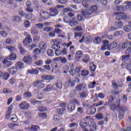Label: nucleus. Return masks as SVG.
<instances>
[{"label": "nucleus", "instance_id": "1", "mask_svg": "<svg viewBox=\"0 0 131 131\" xmlns=\"http://www.w3.org/2000/svg\"><path fill=\"white\" fill-rule=\"evenodd\" d=\"M98 11V6L93 5L92 6L86 9L84 11H82V14L85 18H89L90 15L94 14V13H97Z\"/></svg>", "mask_w": 131, "mask_h": 131}, {"label": "nucleus", "instance_id": "2", "mask_svg": "<svg viewBox=\"0 0 131 131\" xmlns=\"http://www.w3.org/2000/svg\"><path fill=\"white\" fill-rule=\"evenodd\" d=\"M125 4H126V5L125 7L121 5L117 6L116 8V11L121 12L124 11V9H126L127 10H131V2L127 1L125 2Z\"/></svg>", "mask_w": 131, "mask_h": 131}, {"label": "nucleus", "instance_id": "3", "mask_svg": "<svg viewBox=\"0 0 131 131\" xmlns=\"http://www.w3.org/2000/svg\"><path fill=\"white\" fill-rule=\"evenodd\" d=\"M61 8H64V6L63 5H57L56 7L55 8H52L50 9V15L52 17H55L58 15V11H57V9H61Z\"/></svg>", "mask_w": 131, "mask_h": 131}, {"label": "nucleus", "instance_id": "4", "mask_svg": "<svg viewBox=\"0 0 131 131\" xmlns=\"http://www.w3.org/2000/svg\"><path fill=\"white\" fill-rule=\"evenodd\" d=\"M42 82H43V81L37 80L33 83V86L37 89H43L45 88V84Z\"/></svg>", "mask_w": 131, "mask_h": 131}, {"label": "nucleus", "instance_id": "5", "mask_svg": "<svg viewBox=\"0 0 131 131\" xmlns=\"http://www.w3.org/2000/svg\"><path fill=\"white\" fill-rule=\"evenodd\" d=\"M120 99H116V102H114V104L110 105V108L113 111H115L116 109L119 108L120 106Z\"/></svg>", "mask_w": 131, "mask_h": 131}, {"label": "nucleus", "instance_id": "6", "mask_svg": "<svg viewBox=\"0 0 131 131\" xmlns=\"http://www.w3.org/2000/svg\"><path fill=\"white\" fill-rule=\"evenodd\" d=\"M31 42H32V38H31V36H30V35H27L25 39L23 41L24 46L27 47L29 46Z\"/></svg>", "mask_w": 131, "mask_h": 131}, {"label": "nucleus", "instance_id": "7", "mask_svg": "<svg viewBox=\"0 0 131 131\" xmlns=\"http://www.w3.org/2000/svg\"><path fill=\"white\" fill-rule=\"evenodd\" d=\"M60 106L61 107V108H57V113L58 114H63V112L66 110V103H61Z\"/></svg>", "mask_w": 131, "mask_h": 131}, {"label": "nucleus", "instance_id": "8", "mask_svg": "<svg viewBox=\"0 0 131 131\" xmlns=\"http://www.w3.org/2000/svg\"><path fill=\"white\" fill-rule=\"evenodd\" d=\"M127 17V16L125 14L122 12L118 13L116 14L117 20H123V19H126Z\"/></svg>", "mask_w": 131, "mask_h": 131}, {"label": "nucleus", "instance_id": "9", "mask_svg": "<svg viewBox=\"0 0 131 131\" xmlns=\"http://www.w3.org/2000/svg\"><path fill=\"white\" fill-rule=\"evenodd\" d=\"M86 89V85L82 84H78L76 86V90L78 92H81V91H84Z\"/></svg>", "mask_w": 131, "mask_h": 131}, {"label": "nucleus", "instance_id": "10", "mask_svg": "<svg viewBox=\"0 0 131 131\" xmlns=\"http://www.w3.org/2000/svg\"><path fill=\"white\" fill-rule=\"evenodd\" d=\"M19 108L23 110H26L29 108V104L26 101H23L19 104Z\"/></svg>", "mask_w": 131, "mask_h": 131}, {"label": "nucleus", "instance_id": "11", "mask_svg": "<svg viewBox=\"0 0 131 131\" xmlns=\"http://www.w3.org/2000/svg\"><path fill=\"white\" fill-rule=\"evenodd\" d=\"M117 47V43L116 42H112L110 43H107V50L108 51H112L113 49H115Z\"/></svg>", "mask_w": 131, "mask_h": 131}, {"label": "nucleus", "instance_id": "12", "mask_svg": "<svg viewBox=\"0 0 131 131\" xmlns=\"http://www.w3.org/2000/svg\"><path fill=\"white\" fill-rule=\"evenodd\" d=\"M3 63L4 64V66L5 68H9V67L12 66V62L8 60L7 58L4 59L3 61Z\"/></svg>", "mask_w": 131, "mask_h": 131}, {"label": "nucleus", "instance_id": "13", "mask_svg": "<svg viewBox=\"0 0 131 131\" xmlns=\"http://www.w3.org/2000/svg\"><path fill=\"white\" fill-rule=\"evenodd\" d=\"M97 112V108L93 106H90V108L87 111V114L89 115H94Z\"/></svg>", "mask_w": 131, "mask_h": 131}, {"label": "nucleus", "instance_id": "14", "mask_svg": "<svg viewBox=\"0 0 131 131\" xmlns=\"http://www.w3.org/2000/svg\"><path fill=\"white\" fill-rule=\"evenodd\" d=\"M121 67L126 70H129L130 72L131 71V63H127V62H123L121 64Z\"/></svg>", "mask_w": 131, "mask_h": 131}, {"label": "nucleus", "instance_id": "15", "mask_svg": "<svg viewBox=\"0 0 131 131\" xmlns=\"http://www.w3.org/2000/svg\"><path fill=\"white\" fill-rule=\"evenodd\" d=\"M27 129L28 131H38L39 130V126L32 125L31 126H29Z\"/></svg>", "mask_w": 131, "mask_h": 131}, {"label": "nucleus", "instance_id": "16", "mask_svg": "<svg viewBox=\"0 0 131 131\" xmlns=\"http://www.w3.org/2000/svg\"><path fill=\"white\" fill-rule=\"evenodd\" d=\"M41 78L44 80H48V81L50 82L51 80H53V79H54V77L51 75H43L41 77Z\"/></svg>", "mask_w": 131, "mask_h": 131}, {"label": "nucleus", "instance_id": "17", "mask_svg": "<svg viewBox=\"0 0 131 131\" xmlns=\"http://www.w3.org/2000/svg\"><path fill=\"white\" fill-rule=\"evenodd\" d=\"M15 68H16L17 70L23 69V68H24V63L20 61L17 62L15 64Z\"/></svg>", "mask_w": 131, "mask_h": 131}, {"label": "nucleus", "instance_id": "18", "mask_svg": "<svg viewBox=\"0 0 131 131\" xmlns=\"http://www.w3.org/2000/svg\"><path fill=\"white\" fill-rule=\"evenodd\" d=\"M129 58H130V55H122L121 57V59L124 63H126L128 61H129Z\"/></svg>", "mask_w": 131, "mask_h": 131}, {"label": "nucleus", "instance_id": "19", "mask_svg": "<svg viewBox=\"0 0 131 131\" xmlns=\"http://www.w3.org/2000/svg\"><path fill=\"white\" fill-rule=\"evenodd\" d=\"M26 5L27 7H28L26 9L27 12H29L30 13L33 12V9H32V8H31V2H30V1H27L26 3Z\"/></svg>", "mask_w": 131, "mask_h": 131}, {"label": "nucleus", "instance_id": "20", "mask_svg": "<svg viewBox=\"0 0 131 131\" xmlns=\"http://www.w3.org/2000/svg\"><path fill=\"white\" fill-rule=\"evenodd\" d=\"M75 108V104L73 102H70L69 104H68L67 109L69 111L72 112L74 110Z\"/></svg>", "mask_w": 131, "mask_h": 131}, {"label": "nucleus", "instance_id": "21", "mask_svg": "<svg viewBox=\"0 0 131 131\" xmlns=\"http://www.w3.org/2000/svg\"><path fill=\"white\" fill-rule=\"evenodd\" d=\"M47 47H48V45L45 42L41 41L38 43V48H39L40 50H46Z\"/></svg>", "mask_w": 131, "mask_h": 131}, {"label": "nucleus", "instance_id": "22", "mask_svg": "<svg viewBox=\"0 0 131 131\" xmlns=\"http://www.w3.org/2000/svg\"><path fill=\"white\" fill-rule=\"evenodd\" d=\"M93 42L95 45H100L102 42V38L101 37H95L93 40Z\"/></svg>", "mask_w": 131, "mask_h": 131}, {"label": "nucleus", "instance_id": "23", "mask_svg": "<svg viewBox=\"0 0 131 131\" xmlns=\"http://www.w3.org/2000/svg\"><path fill=\"white\" fill-rule=\"evenodd\" d=\"M71 27H73V26H77L78 25V23L75 18H73L72 20L70 21L69 23Z\"/></svg>", "mask_w": 131, "mask_h": 131}, {"label": "nucleus", "instance_id": "24", "mask_svg": "<svg viewBox=\"0 0 131 131\" xmlns=\"http://www.w3.org/2000/svg\"><path fill=\"white\" fill-rule=\"evenodd\" d=\"M17 71V68L15 67H12L8 70V72L11 74H15Z\"/></svg>", "mask_w": 131, "mask_h": 131}, {"label": "nucleus", "instance_id": "25", "mask_svg": "<svg viewBox=\"0 0 131 131\" xmlns=\"http://www.w3.org/2000/svg\"><path fill=\"white\" fill-rule=\"evenodd\" d=\"M41 17L44 19H49L51 16L50 14L48 13L47 12H42L41 14Z\"/></svg>", "mask_w": 131, "mask_h": 131}, {"label": "nucleus", "instance_id": "26", "mask_svg": "<svg viewBox=\"0 0 131 131\" xmlns=\"http://www.w3.org/2000/svg\"><path fill=\"white\" fill-rule=\"evenodd\" d=\"M124 34L123 31H117L114 33V36H122Z\"/></svg>", "mask_w": 131, "mask_h": 131}, {"label": "nucleus", "instance_id": "27", "mask_svg": "<svg viewBox=\"0 0 131 131\" xmlns=\"http://www.w3.org/2000/svg\"><path fill=\"white\" fill-rule=\"evenodd\" d=\"M23 61L26 63L27 64H31V58L28 57H25L23 59Z\"/></svg>", "mask_w": 131, "mask_h": 131}, {"label": "nucleus", "instance_id": "28", "mask_svg": "<svg viewBox=\"0 0 131 131\" xmlns=\"http://www.w3.org/2000/svg\"><path fill=\"white\" fill-rule=\"evenodd\" d=\"M108 43H109V41H105L103 42V45L101 46V49L102 51H105V50H106L107 48H108Z\"/></svg>", "mask_w": 131, "mask_h": 131}, {"label": "nucleus", "instance_id": "29", "mask_svg": "<svg viewBox=\"0 0 131 131\" xmlns=\"http://www.w3.org/2000/svg\"><path fill=\"white\" fill-rule=\"evenodd\" d=\"M89 96V91H83L80 94V98H86V97Z\"/></svg>", "mask_w": 131, "mask_h": 131}, {"label": "nucleus", "instance_id": "30", "mask_svg": "<svg viewBox=\"0 0 131 131\" xmlns=\"http://www.w3.org/2000/svg\"><path fill=\"white\" fill-rule=\"evenodd\" d=\"M89 127H92V128H94V129H96L97 128V125H96V123L94 121H90L89 122Z\"/></svg>", "mask_w": 131, "mask_h": 131}, {"label": "nucleus", "instance_id": "31", "mask_svg": "<svg viewBox=\"0 0 131 131\" xmlns=\"http://www.w3.org/2000/svg\"><path fill=\"white\" fill-rule=\"evenodd\" d=\"M42 91L44 93H47V92H52V91H53L52 89V85L50 84L48 85Z\"/></svg>", "mask_w": 131, "mask_h": 131}, {"label": "nucleus", "instance_id": "32", "mask_svg": "<svg viewBox=\"0 0 131 131\" xmlns=\"http://www.w3.org/2000/svg\"><path fill=\"white\" fill-rule=\"evenodd\" d=\"M31 33L33 35L37 34L38 33V32L36 29V27L34 26L32 27V29H31Z\"/></svg>", "mask_w": 131, "mask_h": 131}, {"label": "nucleus", "instance_id": "33", "mask_svg": "<svg viewBox=\"0 0 131 131\" xmlns=\"http://www.w3.org/2000/svg\"><path fill=\"white\" fill-rule=\"evenodd\" d=\"M90 68L91 71H92V72H94L96 71V68H97V67L94 63H90Z\"/></svg>", "mask_w": 131, "mask_h": 131}, {"label": "nucleus", "instance_id": "34", "mask_svg": "<svg viewBox=\"0 0 131 131\" xmlns=\"http://www.w3.org/2000/svg\"><path fill=\"white\" fill-rule=\"evenodd\" d=\"M28 72L30 73V74H38V70L36 69L33 70H28Z\"/></svg>", "mask_w": 131, "mask_h": 131}, {"label": "nucleus", "instance_id": "35", "mask_svg": "<svg viewBox=\"0 0 131 131\" xmlns=\"http://www.w3.org/2000/svg\"><path fill=\"white\" fill-rule=\"evenodd\" d=\"M16 126H18V124H15V123H9L8 124V127L10 128L11 129H15L16 128Z\"/></svg>", "mask_w": 131, "mask_h": 131}, {"label": "nucleus", "instance_id": "36", "mask_svg": "<svg viewBox=\"0 0 131 131\" xmlns=\"http://www.w3.org/2000/svg\"><path fill=\"white\" fill-rule=\"evenodd\" d=\"M52 42L54 45H61L62 43V40L61 39H54L52 40Z\"/></svg>", "mask_w": 131, "mask_h": 131}, {"label": "nucleus", "instance_id": "37", "mask_svg": "<svg viewBox=\"0 0 131 131\" xmlns=\"http://www.w3.org/2000/svg\"><path fill=\"white\" fill-rule=\"evenodd\" d=\"M126 110H127V108L126 107V106H121L119 108V113H124V112H125Z\"/></svg>", "mask_w": 131, "mask_h": 131}, {"label": "nucleus", "instance_id": "38", "mask_svg": "<svg viewBox=\"0 0 131 131\" xmlns=\"http://www.w3.org/2000/svg\"><path fill=\"white\" fill-rule=\"evenodd\" d=\"M13 21L15 22H17L18 23H20V22L22 21V18H21L20 16H15L13 17Z\"/></svg>", "mask_w": 131, "mask_h": 131}, {"label": "nucleus", "instance_id": "39", "mask_svg": "<svg viewBox=\"0 0 131 131\" xmlns=\"http://www.w3.org/2000/svg\"><path fill=\"white\" fill-rule=\"evenodd\" d=\"M16 56L15 53H12L8 57V60H14L16 59Z\"/></svg>", "mask_w": 131, "mask_h": 131}, {"label": "nucleus", "instance_id": "40", "mask_svg": "<svg viewBox=\"0 0 131 131\" xmlns=\"http://www.w3.org/2000/svg\"><path fill=\"white\" fill-rule=\"evenodd\" d=\"M82 51H78L76 54V58H77V59H80V58H81V57H82Z\"/></svg>", "mask_w": 131, "mask_h": 131}, {"label": "nucleus", "instance_id": "41", "mask_svg": "<svg viewBox=\"0 0 131 131\" xmlns=\"http://www.w3.org/2000/svg\"><path fill=\"white\" fill-rule=\"evenodd\" d=\"M75 52H76V49H75V47H74V46H71L70 47V54H72V55H74V54H75Z\"/></svg>", "mask_w": 131, "mask_h": 131}, {"label": "nucleus", "instance_id": "42", "mask_svg": "<svg viewBox=\"0 0 131 131\" xmlns=\"http://www.w3.org/2000/svg\"><path fill=\"white\" fill-rule=\"evenodd\" d=\"M33 54L35 55H39L40 53H41V49H39L38 48H35L33 50Z\"/></svg>", "mask_w": 131, "mask_h": 131}, {"label": "nucleus", "instance_id": "43", "mask_svg": "<svg viewBox=\"0 0 131 131\" xmlns=\"http://www.w3.org/2000/svg\"><path fill=\"white\" fill-rule=\"evenodd\" d=\"M31 25L30 22L28 20H26L24 22V26L26 28H29Z\"/></svg>", "mask_w": 131, "mask_h": 131}, {"label": "nucleus", "instance_id": "44", "mask_svg": "<svg viewBox=\"0 0 131 131\" xmlns=\"http://www.w3.org/2000/svg\"><path fill=\"white\" fill-rule=\"evenodd\" d=\"M95 118H96V119H98V120L103 119V118H104V115H103L101 113L97 114L96 115Z\"/></svg>", "mask_w": 131, "mask_h": 131}, {"label": "nucleus", "instance_id": "45", "mask_svg": "<svg viewBox=\"0 0 131 131\" xmlns=\"http://www.w3.org/2000/svg\"><path fill=\"white\" fill-rule=\"evenodd\" d=\"M83 62H84V63H88L89 61H90V56L88 55H85L84 56V58L82 59Z\"/></svg>", "mask_w": 131, "mask_h": 131}, {"label": "nucleus", "instance_id": "46", "mask_svg": "<svg viewBox=\"0 0 131 131\" xmlns=\"http://www.w3.org/2000/svg\"><path fill=\"white\" fill-rule=\"evenodd\" d=\"M123 30L125 31V32H129L131 31V27L129 25L125 26L123 27Z\"/></svg>", "mask_w": 131, "mask_h": 131}, {"label": "nucleus", "instance_id": "47", "mask_svg": "<svg viewBox=\"0 0 131 131\" xmlns=\"http://www.w3.org/2000/svg\"><path fill=\"white\" fill-rule=\"evenodd\" d=\"M47 53L48 56H49V57H53V55H54V51L51 49H48Z\"/></svg>", "mask_w": 131, "mask_h": 131}, {"label": "nucleus", "instance_id": "48", "mask_svg": "<svg viewBox=\"0 0 131 131\" xmlns=\"http://www.w3.org/2000/svg\"><path fill=\"white\" fill-rule=\"evenodd\" d=\"M2 77L4 80H7L10 77V74H9V73H5L3 74Z\"/></svg>", "mask_w": 131, "mask_h": 131}, {"label": "nucleus", "instance_id": "49", "mask_svg": "<svg viewBox=\"0 0 131 131\" xmlns=\"http://www.w3.org/2000/svg\"><path fill=\"white\" fill-rule=\"evenodd\" d=\"M6 43H7V45H12L13 43V41L12 38H8L5 40Z\"/></svg>", "mask_w": 131, "mask_h": 131}, {"label": "nucleus", "instance_id": "50", "mask_svg": "<svg viewBox=\"0 0 131 131\" xmlns=\"http://www.w3.org/2000/svg\"><path fill=\"white\" fill-rule=\"evenodd\" d=\"M36 66H41L43 64V61L42 60L39 59L35 62V63Z\"/></svg>", "mask_w": 131, "mask_h": 131}, {"label": "nucleus", "instance_id": "51", "mask_svg": "<svg viewBox=\"0 0 131 131\" xmlns=\"http://www.w3.org/2000/svg\"><path fill=\"white\" fill-rule=\"evenodd\" d=\"M69 84L71 86H74L75 85V82L73 80H69L68 83H66V84Z\"/></svg>", "mask_w": 131, "mask_h": 131}, {"label": "nucleus", "instance_id": "52", "mask_svg": "<svg viewBox=\"0 0 131 131\" xmlns=\"http://www.w3.org/2000/svg\"><path fill=\"white\" fill-rule=\"evenodd\" d=\"M6 49H8L10 52H15L16 51V48L11 46H7Z\"/></svg>", "mask_w": 131, "mask_h": 131}, {"label": "nucleus", "instance_id": "53", "mask_svg": "<svg viewBox=\"0 0 131 131\" xmlns=\"http://www.w3.org/2000/svg\"><path fill=\"white\" fill-rule=\"evenodd\" d=\"M0 34L3 37H6L8 35V33L5 31H1L0 32Z\"/></svg>", "mask_w": 131, "mask_h": 131}, {"label": "nucleus", "instance_id": "54", "mask_svg": "<svg viewBox=\"0 0 131 131\" xmlns=\"http://www.w3.org/2000/svg\"><path fill=\"white\" fill-rule=\"evenodd\" d=\"M51 68L54 70L57 69L58 68V63L56 62H53L51 64Z\"/></svg>", "mask_w": 131, "mask_h": 131}, {"label": "nucleus", "instance_id": "55", "mask_svg": "<svg viewBox=\"0 0 131 131\" xmlns=\"http://www.w3.org/2000/svg\"><path fill=\"white\" fill-rule=\"evenodd\" d=\"M55 84L56 85V87L57 89H61L62 86V82L61 81H57L56 82Z\"/></svg>", "mask_w": 131, "mask_h": 131}, {"label": "nucleus", "instance_id": "56", "mask_svg": "<svg viewBox=\"0 0 131 131\" xmlns=\"http://www.w3.org/2000/svg\"><path fill=\"white\" fill-rule=\"evenodd\" d=\"M89 74V72L86 70H83L81 72L82 76H86Z\"/></svg>", "mask_w": 131, "mask_h": 131}, {"label": "nucleus", "instance_id": "57", "mask_svg": "<svg viewBox=\"0 0 131 131\" xmlns=\"http://www.w3.org/2000/svg\"><path fill=\"white\" fill-rule=\"evenodd\" d=\"M35 26L39 29H42L43 28V25L42 24H36L35 25Z\"/></svg>", "mask_w": 131, "mask_h": 131}, {"label": "nucleus", "instance_id": "58", "mask_svg": "<svg viewBox=\"0 0 131 131\" xmlns=\"http://www.w3.org/2000/svg\"><path fill=\"white\" fill-rule=\"evenodd\" d=\"M127 46H128V41L124 42L122 45V49L124 50L127 48Z\"/></svg>", "mask_w": 131, "mask_h": 131}, {"label": "nucleus", "instance_id": "59", "mask_svg": "<svg viewBox=\"0 0 131 131\" xmlns=\"http://www.w3.org/2000/svg\"><path fill=\"white\" fill-rule=\"evenodd\" d=\"M20 54H24L26 52L25 49L23 48L21 46H18Z\"/></svg>", "mask_w": 131, "mask_h": 131}, {"label": "nucleus", "instance_id": "60", "mask_svg": "<svg viewBox=\"0 0 131 131\" xmlns=\"http://www.w3.org/2000/svg\"><path fill=\"white\" fill-rule=\"evenodd\" d=\"M38 110V111L42 112L43 111H47V110H48V109L46 107H44V106H39Z\"/></svg>", "mask_w": 131, "mask_h": 131}, {"label": "nucleus", "instance_id": "61", "mask_svg": "<svg viewBox=\"0 0 131 131\" xmlns=\"http://www.w3.org/2000/svg\"><path fill=\"white\" fill-rule=\"evenodd\" d=\"M55 54L56 56H60V55H62L61 50L59 49H56L55 51Z\"/></svg>", "mask_w": 131, "mask_h": 131}, {"label": "nucleus", "instance_id": "62", "mask_svg": "<svg viewBox=\"0 0 131 131\" xmlns=\"http://www.w3.org/2000/svg\"><path fill=\"white\" fill-rule=\"evenodd\" d=\"M26 19H28V20H30V19L32 18V14L29 13L25 15Z\"/></svg>", "mask_w": 131, "mask_h": 131}, {"label": "nucleus", "instance_id": "63", "mask_svg": "<svg viewBox=\"0 0 131 131\" xmlns=\"http://www.w3.org/2000/svg\"><path fill=\"white\" fill-rule=\"evenodd\" d=\"M95 85H96V82H93L90 83L89 84V89H94V88H95Z\"/></svg>", "mask_w": 131, "mask_h": 131}, {"label": "nucleus", "instance_id": "64", "mask_svg": "<svg viewBox=\"0 0 131 131\" xmlns=\"http://www.w3.org/2000/svg\"><path fill=\"white\" fill-rule=\"evenodd\" d=\"M117 26L118 29L121 28L123 26V23L122 21H119L117 25Z\"/></svg>", "mask_w": 131, "mask_h": 131}]
</instances>
